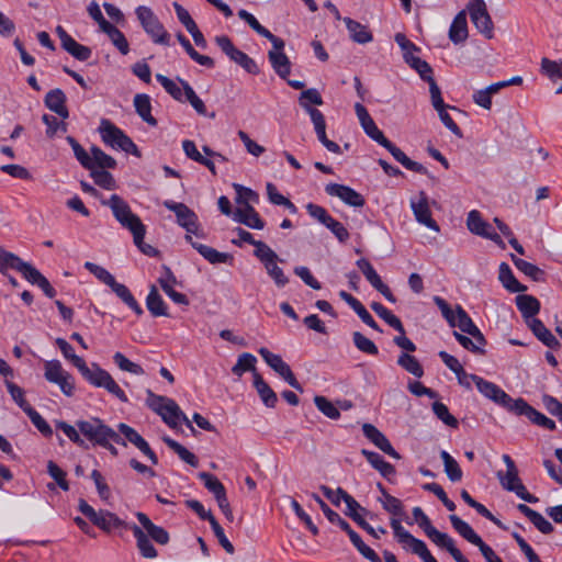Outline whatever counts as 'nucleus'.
Segmentation results:
<instances>
[{"label": "nucleus", "mask_w": 562, "mask_h": 562, "mask_svg": "<svg viewBox=\"0 0 562 562\" xmlns=\"http://www.w3.org/2000/svg\"><path fill=\"white\" fill-rule=\"evenodd\" d=\"M23 262L24 261L15 254L0 248V272L3 276H7L8 269H13L19 272Z\"/></svg>", "instance_id": "nucleus-53"}, {"label": "nucleus", "mask_w": 562, "mask_h": 562, "mask_svg": "<svg viewBox=\"0 0 562 562\" xmlns=\"http://www.w3.org/2000/svg\"><path fill=\"white\" fill-rule=\"evenodd\" d=\"M341 529L347 532L351 543L356 547L360 554H362L366 559H368L371 562H382V560L375 553V551L363 542L361 537L350 527L348 522L347 527Z\"/></svg>", "instance_id": "nucleus-36"}, {"label": "nucleus", "mask_w": 562, "mask_h": 562, "mask_svg": "<svg viewBox=\"0 0 562 562\" xmlns=\"http://www.w3.org/2000/svg\"><path fill=\"white\" fill-rule=\"evenodd\" d=\"M515 301L524 318H531L540 311V302L532 295L519 294Z\"/></svg>", "instance_id": "nucleus-38"}, {"label": "nucleus", "mask_w": 562, "mask_h": 562, "mask_svg": "<svg viewBox=\"0 0 562 562\" xmlns=\"http://www.w3.org/2000/svg\"><path fill=\"white\" fill-rule=\"evenodd\" d=\"M135 13L142 27L154 43L165 46L170 45V34L166 31L165 26L150 8L139 5L136 8Z\"/></svg>", "instance_id": "nucleus-8"}, {"label": "nucleus", "mask_w": 562, "mask_h": 562, "mask_svg": "<svg viewBox=\"0 0 562 562\" xmlns=\"http://www.w3.org/2000/svg\"><path fill=\"white\" fill-rule=\"evenodd\" d=\"M113 361L122 371L135 375H143L145 373L144 369L138 363L131 361L120 351L114 353Z\"/></svg>", "instance_id": "nucleus-59"}, {"label": "nucleus", "mask_w": 562, "mask_h": 562, "mask_svg": "<svg viewBox=\"0 0 562 562\" xmlns=\"http://www.w3.org/2000/svg\"><path fill=\"white\" fill-rule=\"evenodd\" d=\"M359 270L363 273L367 281L379 291L389 302L395 303L396 297L393 295L390 288L383 283L380 276L371 265V262L366 258H360L356 262Z\"/></svg>", "instance_id": "nucleus-17"}, {"label": "nucleus", "mask_w": 562, "mask_h": 562, "mask_svg": "<svg viewBox=\"0 0 562 562\" xmlns=\"http://www.w3.org/2000/svg\"><path fill=\"white\" fill-rule=\"evenodd\" d=\"M109 206L117 222H123L127 216L134 215L128 203L117 194H112L108 201L102 202Z\"/></svg>", "instance_id": "nucleus-39"}, {"label": "nucleus", "mask_w": 562, "mask_h": 562, "mask_svg": "<svg viewBox=\"0 0 562 562\" xmlns=\"http://www.w3.org/2000/svg\"><path fill=\"white\" fill-rule=\"evenodd\" d=\"M279 43L270 41L272 48L268 52V59L276 74L286 79L291 72V61L289 57L283 53L285 43L282 38L278 37Z\"/></svg>", "instance_id": "nucleus-15"}, {"label": "nucleus", "mask_w": 562, "mask_h": 562, "mask_svg": "<svg viewBox=\"0 0 562 562\" xmlns=\"http://www.w3.org/2000/svg\"><path fill=\"white\" fill-rule=\"evenodd\" d=\"M468 38V22L465 11H460L454 16L450 29H449V40L453 44L463 43Z\"/></svg>", "instance_id": "nucleus-30"}, {"label": "nucleus", "mask_w": 562, "mask_h": 562, "mask_svg": "<svg viewBox=\"0 0 562 562\" xmlns=\"http://www.w3.org/2000/svg\"><path fill=\"white\" fill-rule=\"evenodd\" d=\"M352 340L358 350L371 356H376L379 353L376 345L361 333L355 331L352 334Z\"/></svg>", "instance_id": "nucleus-64"}, {"label": "nucleus", "mask_w": 562, "mask_h": 562, "mask_svg": "<svg viewBox=\"0 0 562 562\" xmlns=\"http://www.w3.org/2000/svg\"><path fill=\"white\" fill-rule=\"evenodd\" d=\"M146 307L155 317L168 316L167 305L155 285L150 286L149 293L146 297Z\"/></svg>", "instance_id": "nucleus-40"}, {"label": "nucleus", "mask_w": 562, "mask_h": 562, "mask_svg": "<svg viewBox=\"0 0 562 562\" xmlns=\"http://www.w3.org/2000/svg\"><path fill=\"white\" fill-rule=\"evenodd\" d=\"M344 22L353 42L358 44H367L372 42V33L366 25L350 18H344Z\"/></svg>", "instance_id": "nucleus-33"}, {"label": "nucleus", "mask_w": 562, "mask_h": 562, "mask_svg": "<svg viewBox=\"0 0 562 562\" xmlns=\"http://www.w3.org/2000/svg\"><path fill=\"white\" fill-rule=\"evenodd\" d=\"M198 476L204 483V486L207 488V491L214 495V497H217V495L226 492L224 485L215 475L207 472H200Z\"/></svg>", "instance_id": "nucleus-63"}, {"label": "nucleus", "mask_w": 562, "mask_h": 562, "mask_svg": "<svg viewBox=\"0 0 562 562\" xmlns=\"http://www.w3.org/2000/svg\"><path fill=\"white\" fill-rule=\"evenodd\" d=\"M91 160H92V170L95 168L104 169H114L116 167V160L110 155L105 154L101 148L97 146L91 147Z\"/></svg>", "instance_id": "nucleus-49"}, {"label": "nucleus", "mask_w": 562, "mask_h": 562, "mask_svg": "<svg viewBox=\"0 0 562 562\" xmlns=\"http://www.w3.org/2000/svg\"><path fill=\"white\" fill-rule=\"evenodd\" d=\"M440 458L443 462V470L448 479L451 482H460L463 477V472L459 463L456 461V459L452 456H450L446 450H442L440 452Z\"/></svg>", "instance_id": "nucleus-46"}, {"label": "nucleus", "mask_w": 562, "mask_h": 562, "mask_svg": "<svg viewBox=\"0 0 562 562\" xmlns=\"http://www.w3.org/2000/svg\"><path fill=\"white\" fill-rule=\"evenodd\" d=\"M467 226L471 233L479 236L486 235V232L491 229V225L482 218L481 213L476 210L468 214Z\"/></svg>", "instance_id": "nucleus-54"}, {"label": "nucleus", "mask_w": 562, "mask_h": 562, "mask_svg": "<svg viewBox=\"0 0 562 562\" xmlns=\"http://www.w3.org/2000/svg\"><path fill=\"white\" fill-rule=\"evenodd\" d=\"M113 361L122 371L135 375H143L145 373L144 369L138 363L131 361L120 351L114 353Z\"/></svg>", "instance_id": "nucleus-60"}, {"label": "nucleus", "mask_w": 562, "mask_h": 562, "mask_svg": "<svg viewBox=\"0 0 562 562\" xmlns=\"http://www.w3.org/2000/svg\"><path fill=\"white\" fill-rule=\"evenodd\" d=\"M177 40L180 43V45L184 48L187 54L195 63H198L199 65L204 66L206 68H213L214 67L215 63H214L213 58H211V57H209L206 55H201L200 53H198L194 49V47L192 46V44L190 43V41L182 33H178L177 34Z\"/></svg>", "instance_id": "nucleus-43"}, {"label": "nucleus", "mask_w": 562, "mask_h": 562, "mask_svg": "<svg viewBox=\"0 0 562 562\" xmlns=\"http://www.w3.org/2000/svg\"><path fill=\"white\" fill-rule=\"evenodd\" d=\"M411 207L419 224L425 225L437 233L440 231L439 225L431 216V211L428 205V196L424 191L419 192L417 201H411Z\"/></svg>", "instance_id": "nucleus-18"}, {"label": "nucleus", "mask_w": 562, "mask_h": 562, "mask_svg": "<svg viewBox=\"0 0 562 562\" xmlns=\"http://www.w3.org/2000/svg\"><path fill=\"white\" fill-rule=\"evenodd\" d=\"M76 427L79 429L80 434L95 446L104 445L106 439H112L113 442L117 445L126 446L123 438L100 418L77 420Z\"/></svg>", "instance_id": "nucleus-6"}, {"label": "nucleus", "mask_w": 562, "mask_h": 562, "mask_svg": "<svg viewBox=\"0 0 562 562\" xmlns=\"http://www.w3.org/2000/svg\"><path fill=\"white\" fill-rule=\"evenodd\" d=\"M467 9L476 30L486 38H492L494 36V24L484 0H469Z\"/></svg>", "instance_id": "nucleus-10"}, {"label": "nucleus", "mask_w": 562, "mask_h": 562, "mask_svg": "<svg viewBox=\"0 0 562 562\" xmlns=\"http://www.w3.org/2000/svg\"><path fill=\"white\" fill-rule=\"evenodd\" d=\"M299 103L306 111V113L311 116V111H319L316 108L311 106V104L314 105H322L323 104V98L317 89L310 88L307 90L302 91Z\"/></svg>", "instance_id": "nucleus-48"}, {"label": "nucleus", "mask_w": 562, "mask_h": 562, "mask_svg": "<svg viewBox=\"0 0 562 562\" xmlns=\"http://www.w3.org/2000/svg\"><path fill=\"white\" fill-rule=\"evenodd\" d=\"M164 206L176 214L177 223L183 227L187 233H196L199 227L198 215L186 204L166 200Z\"/></svg>", "instance_id": "nucleus-13"}, {"label": "nucleus", "mask_w": 562, "mask_h": 562, "mask_svg": "<svg viewBox=\"0 0 562 562\" xmlns=\"http://www.w3.org/2000/svg\"><path fill=\"white\" fill-rule=\"evenodd\" d=\"M256 362L257 359L252 353L244 352L238 357L237 362L233 366L232 372L238 378L247 371H251L254 375L255 372H257Z\"/></svg>", "instance_id": "nucleus-51"}, {"label": "nucleus", "mask_w": 562, "mask_h": 562, "mask_svg": "<svg viewBox=\"0 0 562 562\" xmlns=\"http://www.w3.org/2000/svg\"><path fill=\"white\" fill-rule=\"evenodd\" d=\"M215 43L222 52L234 63L239 65L245 71L251 75H258L260 69L257 63L246 53L239 50L226 35L215 37Z\"/></svg>", "instance_id": "nucleus-9"}, {"label": "nucleus", "mask_w": 562, "mask_h": 562, "mask_svg": "<svg viewBox=\"0 0 562 562\" xmlns=\"http://www.w3.org/2000/svg\"><path fill=\"white\" fill-rule=\"evenodd\" d=\"M238 16L240 20L245 21L257 34L267 38L268 41H273L279 43L278 36L273 35L268 29L262 26L258 20L249 13L247 10L240 9L238 11Z\"/></svg>", "instance_id": "nucleus-45"}, {"label": "nucleus", "mask_w": 562, "mask_h": 562, "mask_svg": "<svg viewBox=\"0 0 562 562\" xmlns=\"http://www.w3.org/2000/svg\"><path fill=\"white\" fill-rule=\"evenodd\" d=\"M19 273L30 282L31 284L37 285L48 297L56 295L55 289L50 285L46 277H44L38 269H36L30 262L24 261Z\"/></svg>", "instance_id": "nucleus-20"}, {"label": "nucleus", "mask_w": 562, "mask_h": 562, "mask_svg": "<svg viewBox=\"0 0 562 562\" xmlns=\"http://www.w3.org/2000/svg\"><path fill=\"white\" fill-rule=\"evenodd\" d=\"M233 218L252 229H262L265 227V222L251 205L236 209Z\"/></svg>", "instance_id": "nucleus-27"}, {"label": "nucleus", "mask_w": 562, "mask_h": 562, "mask_svg": "<svg viewBox=\"0 0 562 562\" xmlns=\"http://www.w3.org/2000/svg\"><path fill=\"white\" fill-rule=\"evenodd\" d=\"M392 156L393 158L398 161L404 168H406L409 171H414L420 175H428V170L426 167H424L422 164L412 160L409 157L406 156V154L395 146L390 139H386L384 144L382 145Z\"/></svg>", "instance_id": "nucleus-24"}, {"label": "nucleus", "mask_w": 562, "mask_h": 562, "mask_svg": "<svg viewBox=\"0 0 562 562\" xmlns=\"http://www.w3.org/2000/svg\"><path fill=\"white\" fill-rule=\"evenodd\" d=\"M164 442L175 452L178 454V457L184 461L186 463L190 464L191 467H194L196 468L199 465V460L198 458L195 457V454H193L192 452H190L186 447H183L182 445H180L178 441L169 438V437H165L164 438Z\"/></svg>", "instance_id": "nucleus-52"}, {"label": "nucleus", "mask_w": 562, "mask_h": 562, "mask_svg": "<svg viewBox=\"0 0 562 562\" xmlns=\"http://www.w3.org/2000/svg\"><path fill=\"white\" fill-rule=\"evenodd\" d=\"M254 386L267 407L273 408L277 405V394L258 372L254 374Z\"/></svg>", "instance_id": "nucleus-35"}, {"label": "nucleus", "mask_w": 562, "mask_h": 562, "mask_svg": "<svg viewBox=\"0 0 562 562\" xmlns=\"http://www.w3.org/2000/svg\"><path fill=\"white\" fill-rule=\"evenodd\" d=\"M371 308L381 317L389 326L394 328L398 333H403V324L401 319L395 316L390 310L383 306L379 302H372Z\"/></svg>", "instance_id": "nucleus-50"}, {"label": "nucleus", "mask_w": 562, "mask_h": 562, "mask_svg": "<svg viewBox=\"0 0 562 562\" xmlns=\"http://www.w3.org/2000/svg\"><path fill=\"white\" fill-rule=\"evenodd\" d=\"M122 221L123 222L119 223L122 225V227L128 229L132 233L133 239L139 240L140 237H145L146 227L136 214L132 215L131 217L127 216L125 217V220Z\"/></svg>", "instance_id": "nucleus-58"}, {"label": "nucleus", "mask_w": 562, "mask_h": 562, "mask_svg": "<svg viewBox=\"0 0 562 562\" xmlns=\"http://www.w3.org/2000/svg\"><path fill=\"white\" fill-rule=\"evenodd\" d=\"M473 382L476 385L479 392L486 398L493 401L497 405L504 407L508 412H514V404L517 403V398H512L504 390L493 382L486 381L483 378H473Z\"/></svg>", "instance_id": "nucleus-11"}, {"label": "nucleus", "mask_w": 562, "mask_h": 562, "mask_svg": "<svg viewBox=\"0 0 562 562\" xmlns=\"http://www.w3.org/2000/svg\"><path fill=\"white\" fill-rule=\"evenodd\" d=\"M136 518L140 526L134 524L130 527V530H132L136 539L137 548L142 557L155 559L157 557V550L150 542L149 537L158 544L164 546L169 542V533L162 527L155 525L148 516L142 512L136 513Z\"/></svg>", "instance_id": "nucleus-2"}, {"label": "nucleus", "mask_w": 562, "mask_h": 562, "mask_svg": "<svg viewBox=\"0 0 562 562\" xmlns=\"http://www.w3.org/2000/svg\"><path fill=\"white\" fill-rule=\"evenodd\" d=\"M166 402L167 403L164 405L161 413H159L162 420L171 428H176L180 422H183L190 429L193 430L191 422L180 409L179 405L169 397Z\"/></svg>", "instance_id": "nucleus-23"}, {"label": "nucleus", "mask_w": 562, "mask_h": 562, "mask_svg": "<svg viewBox=\"0 0 562 562\" xmlns=\"http://www.w3.org/2000/svg\"><path fill=\"white\" fill-rule=\"evenodd\" d=\"M405 63L413 68L416 72H418L419 77L426 81L429 77H434V71L431 66L422 58L415 56V53H411L403 57Z\"/></svg>", "instance_id": "nucleus-47"}, {"label": "nucleus", "mask_w": 562, "mask_h": 562, "mask_svg": "<svg viewBox=\"0 0 562 562\" xmlns=\"http://www.w3.org/2000/svg\"><path fill=\"white\" fill-rule=\"evenodd\" d=\"M384 510L390 513L393 517L390 520L391 528L393 529L394 537L397 542L404 548H409L411 551L418 555L423 562H438L426 543L411 535L401 524V518L404 516V506L402 502L395 496L386 497V501H381Z\"/></svg>", "instance_id": "nucleus-1"}, {"label": "nucleus", "mask_w": 562, "mask_h": 562, "mask_svg": "<svg viewBox=\"0 0 562 562\" xmlns=\"http://www.w3.org/2000/svg\"><path fill=\"white\" fill-rule=\"evenodd\" d=\"M109 38L111 40L112 44L120 50L122 55H127L130 52V45L125 37V35L113 24H110L108 27H105L103 31Z\"/></svg>", "instance_id": "nucleus-55"}, {"label": "nucleus", "mask_w": 562, "mask_h": 562, "mask_svg": "<svg viewBox=\"0 0 562 562\" xmlns=\"http://www.w3.org/2000/svg\"><path fill=\"white\" fill-rule=\"evenodd\" d=\"M325 192L330 196L339 198L344 203L353 207H361L364 205V198L355 189L339 183H328L325 187Z\"/></svg>", "instance_id": "nucleus-19"}, {"label": "nucleus", "mask_w": 562, "mask_h": 562, "mask_svg": "<svg viewBox=\"0 0 562 562\" xmlns=\"http://www.w3.org/2000/svg\"><path fill=\"white\" fill-rule=\"evenodd\" d=\"M311 121L314 125V130L317 136V139L322 143V145L330 153L341 154L340 146L328 139L326 135V121L325 116L321 111H311Z\"/></svg>", "instance_id": "nucleus-22"}, {"label": "nucleus", "mask_w": 562, "mask_h": 562, "mask_svg": "<svg viewBox=\"0 0 562 562\" xmlns=\"http://www.w3.org/2000/svg\"><path fill=\"white\" fill-rule=\"evenodd\" d=\"M136 113L150 126H157V120L151 115V103L148 94L138 93L134 97Z\"/></svg>", "instance_id": "nucleus-37"}, {"label": "nucleus", "mask_w": 562, "mask_h": 562, "mask_svg": "<svg viewBox=\"0 0 562 562\" xmlns=\"http://www.w3.org/2000/svg\"><path fill=\"white\" fill-rule=\"evenodd\" d=\"M110 288L138 316L144 313L142 306L137 303V301L135 300L132 292L126 285L119 283L116 282V280H114V283H112Z\"/></svg>", "instance_id": "nucleus-42"}, {"label": "nucleus", "mask_w": 562, "mask_h": 562, "mask_svg": "<svg viewBox=\"0 0 562 562\" xmlns=\"http://www.w3.org/2000/svg\"><path fill=\"white\" fill-rule=\"evenodd\" d=\"M79 362L80 367L78 368V371L91 385L105 389L110 394L115 396L122 403L128 402L125 392L106 370L102 369L97 363H92L89 367L86 361Z\"/></svg>", "instance_id": "nucleus-4"}, {"label": "nucleus", "mask_w": 562, "mask_h": 562, "mask_svg": "<svg viewBox=\"0 0 562 562\" xmlns=\"http://www.w3.org/2000/svg\"><path fill=\"white\" fill-rule=\"evenodd\" d=\"M453 336L457 339V341L467 350H469L473 353H479V355L484 353L483 347L486 345V339L484 338L483 334H482V340H479V338L474 339L473 337L470 338V337L462 335L458 331H453Z\"/></svg>", "instance_id": "nucleus-56"}, {"label": "nucleus", "mask_w": 562, "mask_h": 562, "mask_svg": "<svg viewBox=\"0 0 562 562\" xmlns=\"http://www.w3.org/2000/svg\"><path fill=\"white\" fill-rule=\"evenodd\" d=\"M362 432L374 446L387 456L396 460L401 458L398 452L391 445L390 440L372 424H363Z\"/></svg>", "instance_id": "nucleus-21"}, {"label": "nucleus", "mask_w": 562, "mask_h": 562, "mask_svg": "<svg viewBox=\"0 0 562 562\" xmlns=\"http://www.w3.org/2000/svg\"><path fill=\"white\" fill-rule=\"evenodd\" d=\"M68 54H70L74 58L86 61L91 57V49L88 46L79 44L74 38L63 47Z\"/></svg>", "instance_id": "nucleus-62"}, {"label": "nucleus", "mask_w": 562, "mask_h": 562, "mask_svg": "<svg viewBox=\"0 0 562 562\" xmlns=\"http://www.w3.org/2000/svg\"><path fill=\"white\" fill-rule=\"evenodd\" d=\"M99 133L103 143L112 148L121 149L127 154L140 157L136 144L121 128L114 125L110 120L102 119L99 126Z\"/></svg>", "instance_id": "nucleus-7"}, {"label": "nucleus", "mask_w": 562, "mask_h": 562, "mask_svg": "<svg viewBox=\"0 0 562 562\" xmlns=\"http://www.w3.org/2000/svg\"><path fill=\"white\" fill-rule=\"evenodd\" d=\"M92 524L105 532H111L121 528L130 529L131 527L124 520L109 510H99Z\"/></svg>", "instance_id": "nucleus-28"}, {"label": "nucleus", "mask_w": 562, "mask_h": 562, "mask_svg": "<svg viewBox=\"0 0 562 562\" xmlns=\"http://www.w3.org/2000/svg\"><path fill=\"white\" fill-rule=\"evenodd\" d=\"M235 232L238 236V239H233L232 243L238 247H240L243 243L255 246L254 256L256 258H258V255H262L268 248H270L266 243L256 240L252 234L244 228L237 227Z\"/></svg>", "instance_id": "nucleus-44"}, {"label": "nucleus", "mask_w": 562, "mask_h": 562, "mask_svg": "<svg viewBox=\"0 0 562 562\" xmlns=\"http://www.w3.org/2000/svg\"><path fill=\"white\" fill-rule=\"evenodd\" d=\"M361 454L366 457L367 461L372 465V468L379 471L383 477L390 479V476L395 474V468L385 461L383 457L378 452L362 449Z\"/></svg>", "instance_id": "nucleus-32"}, {"label": "nucleus", "mask_w": 562, "mask_h": 562, "mask_svg": "<svg viewBox=\"0 0 562 562\" xmlns=\"http://www.w3.org/2000/svg\"><path fill=\"white\" fill-rule=\"evenodd\" d=\"M449 520L453 527V529L467 541L476 546L480 550L486 543L482 540V538L473 530V528L464 520H462L457 515H450Z\"/></svg>", "instance_id": "nucleus-26"}, {"label": "nucleus", "mask_w": 562, "mask_h": 562, "mask_svg": "<svg viewBox=\"0 0 562 562\" xmlns=\"http://www.w3.org/2000/svg\"><path fill=\"white\" fill-rule=\"evenodd\" d=\"M434 302L451 327H458L462 333L470 335L474 339L479 338V340H482V331L461 305H457L456 311H452L446 300L437 295L434 296Z\"/></svg>", "instance_id": "nucleus-5"}, {"label": "nucleus", "mask_w": 562, "mask_h": 562, "mask_svg": "<svg viewBox=\"0 0 562 562\" xmlns=\"http://www.w3.org/2000/svg\"><path fill=\"white\" fill-rule=\"evenodd\" d=\"M44 103L52 112L56 113L63 120L69 116V111L66 106V94L61 89H53L45 95Z\"/></svg>", "instance_id": "nucleus-25"}, {"label": "nucleus", "mask_w": 562, "mask_h": 562, "mask_svg": "<svg viewBox=\"0 0 562 562\" xmlns=\"http://www.w3.org/2000/svg\"><path fill=\"white\" fill-rule=\"evenodd\" d=\"M512 260L515 267L520 272L529 277L531 280L536 282H543L546 280V272L536 265L524 259L517 258L514 255H512Z\"/></svg>", "instance_id": "nucleus-41"}, {"label": "nucleus", "mask_w": 562, "mask_h": 562, "mask_svg": "<svg viewBox=\"0 0 562 562\" xmlns=\"http://www.w3.org/2000/svg\"><path fill=\"white\" fill-rule=\"evenodd\" d=\"M193 248L210 263H232L233 256L228 252H221L204 244H193Z\"/></svg>", "instance_id": "nucleus-34"}, {"label": "nucleus", "mask_w": 562, "mask_h": 562, "mask_svg": "<svg viewBox=\"0 0 562 562\" xmlns=\"http://www.w3.org/2000/svg\"><path fill=\"white\" fill-rule=\"evenodd\" d=\"M258 352L262 357L265 362L273 371H276L281 378H283L289 383L290 386H292L293 389H295L299 392H303V387L296 380L290 366L288 363H285L279 355L272 353L270 350H268L265 347H261L258 350Z\"/></svg>", "instance_id": "nucleus-12"}, {"label": "nucleus", "mask_w": 562, "mask_h": 562, "mask_svg": "<svg viewBox=\"0 0 562 562\" xmlns=\"http://www.w3.org/2000/svg\"><path fill=\"white\" fill-rule=\"evenodd\" d=\"M397 364L416 378H422L424 375V369L419 361L407 352H403L398 357Z\"/></svg>", "instance_id": "nucleus-57"}, {"label": "nucleus", "mask_w": 562, "mask_h": 562, "mask_svg": "<svg viewBox=\"0 0 562 562\" xmlns=\"http://www.w3.org/2000/svg\"><path fill=\"white\" fill-rule=\"evenodd\" d=\"M517 416H526L532 424L542 427L548 430H555L557 424L553 419L547 417L531 405L527 403L524 398H517V403L514 404V412Z\"/></svg>", "instance_id": "nucleus-14"}, {"label": "nucleus", "mask_w": 562, "mask_h": 562, "mask_svg": "<svg viewBox=\"0 0 562 562\" xmlns=\"http://www.w3.org/2000/svg\"><path fill=\"white\" fill-rule=\"evenodd\" d=\"M265 267L268 276L274 281L278 288H283L288 284L289 279L284 274L282 268L278 266L282 261L272 248H268L262 255L257 258Z\"/></svg>", "instance_id": "nucleus-16"}, {"label": "nucleus", "mask_w": 562, "mask_h": 562, "mask_svg": "<svg viewBox=\"0 0 562 562\" xmlns=\"http://www.w3.org/2000/svg\"><path fill=\"white\" fill-rule=\"evenodd\" d=\"M431 408L436 417L440 419L445 425L453 428L458 427V419L450 414L446 404L436 401L432 403Z\"/></svg>", "instance_id": "nucleus-61"}, {"label": "nucleus", "mask_w": 562, "mask_h": 562, "mask_svg": "<svg viewBox=\"0 0 562 562\" xmlns=\"http://www.w3.org/2000/svg\"><path fill=\"white\" fill-rule=\"evenodd\" d=\"M413 516L418 526L424 530L426 536L439 548L446 549L456 562H470L462 552L456 547L454 540L445 532L437 530L428 516L420 507L413 508Z\"/></svg>", "instance_id": "nucleus-3"}, {"label": "nucleus", "mask_w": 562, "mask_h": 562, "mask_svg": "<svg viewBox=\"0 0 562 562\" xmlns=\"http://www.w3.org/2000/svg\"><path fill=\"white\" fill-rule=\"evenodd\" d=\"M529 328L532 334L547 347L551 349H559L561 347L560 341L555 336L544 326V324L538 319L532 318L529 323Z\"/></svg>", "instance_id": "nucleus-29"}, {"label": "nucleus", "mask_w": 562, "mask_h": 562, "mask_svg": "<svg viewBox=\"0 0 562 562\" xmlns=\"http://www.w3.org/2000/svg\"><path fill=\"white\" fill-rule=\"evenodd\" d=\"M498 279L503 286L512 293H522L527 286L521 284L514 276L510 267L506 262H502L498 268Z\"/></svg>", "instance_id": "nucleus-31"}]
</instances>
